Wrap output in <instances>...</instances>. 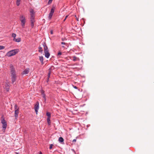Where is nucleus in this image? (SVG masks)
I'll list each match as a JSON object with an SVG mask.
<instances>
[{
	"label": "nucleus",
	"mask_w": 154,
	"mask_h": 154,
	"mask_svg": "<svg viewBox=\"0 0 154 154\" xmlns=\"http://www.w3.org/2000/svg\"><path fill=\"white\" fill-rule=\"evenodd\" d=\"M19 51L18 49H15L12 50L8 52L6 54V55L9 57H10L15 55Z\"/></svg>",
	"instance_id": "nucleus-1"
},
{
	"label": "nucleus",
	"mask_w": 154,
	"mask_h": 154,
	"mask_svg": "<svg viewBox=\"0 0 154 154\" xmlns=\"http://www.w3.org/2000/svg\"><path fill=\"white\" fill-rule=\"evenodd\" d=\"M20 20L21 22V25L23 27H24L25 24L26 22L25 17L23 15L21 16L20 17Z\"/></svg>",
	"instance_id": "nucleus-2"
},
{
	"label": "nucleus",
	"mask_w": 154,
	"mask_h": 154,
	"mask_svg": "<svg viewBox=\"0 0 154 154\" xmlns=\"http://www.w3.org/2000/svg\"><path fill=\"white\" fill-rule=\"evenodd\" d=\"M1 122L2 124L3 128L4 130H5L7 126L6 122L4 119H3L1 120Z\"/></svg>",
	"instance_id": "nucleus-3"
},
{
	"label": "nucleus",
	"mask_w": 154,
	"mask_h": 154,
	"mask_svg": "<svg viewBox=\"0 0 154 154\" xmlns=\"http://www.w3.org/2000/svg\"><path fill=\"white\" fill-rule=\"evenodd\" d=\"M11 66V76H16L15 72L14 69L12 65H10Z\"/></svg>",
	"instance_id": "nucleus-4"
},
{
	"label": "nucleus",
	"mask_w": 154,
	"mask_h": 154,
	"mask_svg": "<svg viewBox=\"0 0 154 154\" xmlns=\"http://www.w3.org/2000/svg\"><path fill=\"white\" fill-rule=\"evenodd\" d=\"M55 9V8L54 7H53L51 10V11L49 14L48 16V18L50 19H51L52 18V17L54 12Z\"/></svg>",
	"instance_id": "nucleus-5"
},
{
	"label": "nucleus",
	"mask_w": 154,
	"mask_h": 154,
	"mask_svg": "<svg viewBox=\"0 0 154 154\" xmlns=\"http://www.w3.org/2000/svg\"><path fill=\"white\" fill-rule=\"evenodd\" d=\"M30 71V69L28 68L26 69L21 73L22 75H23L28 74Z\"/></svg>",
	"instance_id": "nucleus-6"
},
{
	"label": "nucleus",
	"mask_w": 154,
	"mask_h": 154,
	"mask_svg": "<svg viewBox=\"0 0 154 154\" xmlns=\"http://www.w3.org/2000/svg\"><path fill=\"white\" fill-rule=\"evenodd\" d=\"M39 109V103L38 102L36 103V104L35 106V110L36 114H37L38 110Z\"/></svg>",
	"instance_id": "nucleus-7"
},
{
	"label": "nucleus",
	"mask_w": 154,
	"mask_h": 154,
	"mask_svg": "<svg viewBox=\"0 0 154 154\" xmlns=\"http://www.w3.org/2000/svg\"><path fill=\"white\" fill-rule=\"evenodd\" d=\"M41 92V93L42 94V97L43 98L44 100L45 101L46 100V98L45 94L44 93V91L42 90V91Z\"/></svg>",
	"instance_id": "nucleus-8"
},
{
	"label": "nucleus",
	"mask_w": 154,
	"mask_h": 154,
	"mask_svg": "<svg viewBox=\"0 0 154 154\" xmlns=\"http://www.w3.org/2000/svg\"><path fill=\"white\" fill-rule=\"evenodd\" d=\"M44 52L45 53V57L47 58H48L49 57L50 55V54L49 52H48V51Z\"/></svg>",
	"instance_id": "nucleus-9"
},
{
	"label": "nucleus",
	"mask_w": 154,
	"mask_h": 154,
	"mask_svg": "<svg viewBox=\"0 0 154 154\" xmlns=\"http://www.w3.org/2000/svg\"><path fill=\"white\" fill-rule=\"evenodd\" d=\"M9 85L10 84L8 83V84H6L5 86V88L7 91H8L9 90Z\"/></svg>",
	"instance_id": "nucleus-10"
},
{
	"label": "nucleus",
	"mask_w": 154,
	"mask_h": 154,
	"mask_svg": "<svg viewBox=\"0 0 154 154\" xmlns=\"http://www.w3.org/2000/svg\"><path fill=\"white\" fill-rule=\"evenodd\" d=\"M43 46L44 47V52H45L46 51H48V47L47 45H46L45 44H43Z\"/></svg>",
	"instance_id": "nucleus-11"
},
{
	"label": "nucleus",
	"mask_w": 154,
	"mask_h": 154,
	"mask_svg": "<svg viewBox=\"0 0 154 154\" xmlns=\"http://www.w3.org/2000/svg\"><path fill=\"white\" fill-rule=\"evenodd\" d=\"M13 40L17 42H20L21 41V39L20 38H14Z\"/></svg>",
	"instance_id": "nucleus-12"
},
{
	"label": "nucleus",
	"mask_w": 154,
	"mask_h": 154,
	"mask_svg": "<svg viewBox=\"0 0 154 154\" xmlns=\"http://www.w3.org/2000/svg\"><path fill=\"white\" fill-rule=\"evenodd\" d=\"M72 57L73 58V60L74 61L79 60V58L77 57H75V56H73Z\"/></svg>",
	"instance_id": "nucleus-13"
},
{
	"label": "nucleus",
	"mask_w": 154,
	"mask_h": 154,
	"mask_svg": "<svg viewBox=\"0 0 154 154\" xmlns=\"http://www.w3.org/2000/svg\"><path fill=\"white\" fill-rule=\"evenodd\" d=\"M12 76V78H11V80H12V83L13 84L14 83L15 81H16V76Z\"/></svg>",
	"instance_id": "nucleus-14"
},
{
	"label": "nucleus",
	"mask_w": 154,
	"mask_h": 154,
	"mask_svg": "<svg viewBox=\"0 0 154 154\" xmlns=\"http://www.w3.org/2000/svg\"><path fill=\"white\" fill-rule=\"evenodd\" d=\"M19 113V110H15L14 116L15 117H17L18 116Z\"/></svg>",
	"instance_id": "nucleus-15"
},
{
	"label": "nucleus",
	"mask_w": 154,
	"mask_h": 154,
	"mask_svg": "<svg viewBox=\"0 0 154 154\" xmlns=\"http://www.w3.org/2000/svg\"><path fill=\"white\" fill-rule=\"evenodd\" d=\"M39 60L41 62V63L43 64V58L42 56H40L39 57Z\"/></svg>",
	"instance_id": "nucleus-16"
},
{
	"label": "nucleus",
	"mask_w": 154,
	"mask_h": 154,
	"mask_svg": "<svg viewBox=\"0 0 154 154\" xmlns=\"http://www.w3.org/2000/svg\"><path fill=\"white\" fill-rule=\"evenodd\" d=\"M50 118H51V117H48L47 119V122H48V124L49 125H50L51 124V120H50Z\"/></svg>",
	"instance_id": "nucleus-17"
},
{
	"label": "nucleus",
	"mask_w": 154,
	"mask_h": 154,
	"mask_svg": "<svg viewBox=\"0 0 154 154\" xmlns=\"http://www.w3.org/2000/svg\"><path fill=\"white\" fill-rule=\"evenodd\" d=\"M30 19H34L35 14H30Z\"/></svg>",
	"instance_id": "nucleus-18"
},
{
	"label": "nucleus",
	"mask_w": 154,
	"mask_h": 154,
	"mask_svg": "<svg viewBox=\"0 0 154 154\" xmlns=\"http://www.w3.org/2000/svg\"><path fill=\"white\" fill-rule=\"evenodd\" d=\"M31 23V25L32 27H33L34 25V22L35 21L34 20V19H30Z\"/></svg>",
	"instance_id": "nucleus-19"
},
{
	"label": "nucleus",
	"mask_w": 154,
	"mask_h": 154,
	"mask_svg": "<svg viewBox=\"0 0 154 154\" xmlns=\"http://www.w3.org/2000/svg\"><path fill=\"white\" fill-rule=\"evenodd\" d=\"M58 141L61 143L63 142L64 141V139L62 137H60L59 138Z\"/></svg>",
	"instance_id": "nucleus-20"
},
{
	"label": "nucleus",
	"mask_w": 154,
	"mask_h": 154,
	"mask_svg": "<svg viewBox=\"0 0 154 154\" xmlns=\"http://www.w3.org/2000/svg\"><path fill=\"white\" fill-rule=\"evenodd\" d=\"M38 51L39 52H41L42 53L43 51L42 48L40 46H39L38 48Z\"/></svg>",
	"instance_id": "nucleus-21"
},
{
	"label": "nucleus",
	"mask_w": 154,
	"mask_h": 154,
	"mask_svg": "<svg viewBox=\"0 0 154 154\" xmlns=\"http://www.w3.org/2000/svg\"><path fill=\"white\" fill-rule=\"evenodd\" d=\"M15 110H19V107L17 104H15L14 106Z\"/></svg>",
	"instance_id": "nucleus-22"
},
{
	"label": "nucleus",
	"mask_w": 154,
	"mask_h": 154,
	"mask_svg": "<svg viewBox=\"0 0 154 154\" xmlns=\"http://www.w3.org/2000/svg\"><path fill=\"white\" fill-rule=\"evenodd\" d=\"M30 14H35L34 10L32 9H30Z\"/></svg>",
	"instance_id": "nucleus-23"
},
{
	"label": "nucleus",
	"mask_w": 154,
	"mask_h": 154,
	"mask_svg": "<svg viewBox=\"0 0 154 154\" xmlns=\"http://www.w3.org/2000/svg\"><path fill=\"white\" fill-rule=\"evenodd\" d=\"M21 0H17L16 4L17 6H19L20 4Z\"/></svg>",
	"instance_id": "nucleus-24"
},
{
	"label": "nucleus",
	"mask_w": 154,
	"mask_h": 154,
	"mask_svg": "<svg viewBox=\"0 0 154 154\" xmlns=\"http://www.w3.org/2000/svg\"><path fill=\"white\" fill-rule=\"evenodd\" d=\"M46 115L48 116V117H51V113L50 112H47L46 113Z\"/></svg>",
	"instance_id": "nucleus-25"
},
{
	"label": "nucleus",
	"mask_w": 154,
	"mask_h": 154,
	"mask_svg": "<svg viewBox=\"0 0 154 154\" xmlns=\"http://www.w3.org/2000/svg\"><path fill=\"white\" fill-rule=\"evenodd\" d=\"M16 36V35L15 33H13L12 35V36L14 38H15V37Z\"/></svg>",
	"instance_id": "nucleus-26"
},
{
	"label": "nucleus",
	"mask_w": 154,
	"mask_h": 154,
	"mask_svg": "<svg viewBox=\"0 0 154 154\" xmlns=\"http://www.w3.org/2000/svg\"><path fill=\"white\" fill-rule=\"evenodd\" d=\"M4 46L2 45H0V50L4 49Z\"/></svg>",
	"instance_id": "nucleus-27"
},
{
	"label": "nucleus",
	"mask_w": 154,
	"mask_h": 154,
	"mask_svg": "<svg viewBox=\"0 0 154 154\" xmlns=\"http://www.w3.org/2000/svg\"><path fill=\"white\" fill-rule=\"evenodd\" d=\"M50 74H51V72H49L48 74V79L50 77Z\"/></svg>",
	"instance_id": "nucleus-28"
},
{
	"label": "nucleus",
	"mask_w": 154,
	"mask_h": 154,
	"mask_svg": "<svg viewBox=\"0 0 154 154\" xmlns=\"http://www.w3.org/2000/svg\"><path fill=\"white\" fill-rule=\"evenodd\" d=\"M53 146V144H51L50 145L49 149H51L52 148V146Z\"/></svg>",
	"instance_id": "nucleus-29"
},
{
	"label": "nucleus",
	"mask_w": 154,
	"mask_h": 154,
	"mask_svg": "<svg viewBox=\"0 0 154 154\" xmlns=\"http://www.w3.org/2000/svg\"><path fill=\"white\" fill-rule=\"evenodd\" d=\"M53 0H49L48 2V4H50L51 3Z\"/></svg>",
	"instance_id": "nucleus-30"
},
{
	"label": "nucleus",
	"mask_w": 154,
	"mask_h": 154,
	"mask_svg": "<svg viewBox=\"0 0 154 154\" xmlns=\"http://www.w3.org/2000/svg\"><path fill=\"white\" fill-rule=\"evenodd\" d=\"M61 44L62 45H66L67 44V43H65V42H61Z\"/></svg>",
	"instance_id": "nucleus-31"
},
{
	"label": "nucleus",
	"mask_w": 154,
	"mask_h": 154,
	"mask_svg": "<svg viewBox=\"0 0 154 154\" xmlns=\"http://www.w3.org/2000/svg\"><path fill=\"white\" fill-rule=\"evenodd\" d=\"M61 54H62L61 52H58V56H60V55H61Z\"/></svg>",
	"instance_id": "nucleus-32"
},
{
	"label": "nucleus",
	"mask_w": 154,
	"mask_h": 154,
	"mask_svg": "<svg viewBox=\"0 0 154 154\" xmlns=\"http://www.w3.org/2000/svg\"><path fill=\"white\" fill-rule=\"evenodd\" d=\"M66 39V38H61V40L62 41H64Z\"/></svg>",
	"instance_id": "nucleus-33"
},
{
	"label": "nucleus",
	"mask_w": 154,
	"mask_h": 154,
	"mask_svg": "<svg viewBox=\"0 0 154 154\" xmlns=\"http://www.w3.org/2000/svg\"><path fill=\"white\" fill-rule=\"evenodd\" d=\"M50 33L51 34H53V30H51V31H50Z\"/></svg>",
	"instance_id": "nucleus-34"
},
{
	"label": "nucleus",
	"mask_w": 154,
	"mask_h": 154,
	"mask_svg": "<svg viewBox=\"0 0 154 154\" xmlns=\"http://www.w3.org/2000/svg\"><path fill=\"white\" fill-rule=\"evenodd\" d=\"M76 139H74L72 140V142H76Z\"/></svg>",
	"instance_id": "nucleus-35"
},
{
	"label": "nucleus",
	"mask_w": 154,
	"mask_h": 154,
	"mask_svg": "<svg viewBox=\"0 0 154 154\" xmlns=\"http://www.w3.org/2000/svg\"><path fill=\"white\" fill-rule=\"evenodd\" d=\"M74 88H75V89H77V87L76 86H74Z\"/></svg>",
	"instance_id": "nucleus-36"
},
{
	"label": "nucleus",
	"mask_w": 154,
	"mask_h": 154,
	"mask_svg": "<svg viewBox=\"0 0 154 154\" xmlns=\"http://www.w3.org/2000/svg\"><path fill=\"white\" fill-rule=\"evenodd\" d=\"M75 17H76V20H77L78 21H79V20H78V18H77L76 17V16H75Z\"/></svg>",
	"instance_id": "nucleus-37"
},
{
	"label": "nucleus",
	"mask_w": 154,
	"mask_h": 154,
	"mask_svg": "<svg viewBox=\"0 0 154 154\" xmlns=\"http://www.w3.org/2000/svg\"><path fill=\"white\" fill-rule=\"evenodd\" d=\"M68 16L67 15V16H66V17H65V18L66 19V18Z\"/></svg>",
	"instance_id": "nucleus-38"
},
{
	"label": "nucleus",
	"mask_w": 154,
	"mask_h": 154,
	"mask_svg": "<svg viewBox=\"0 0 154 154\" xmlns=\"http://www.w3.org/2000/svg\"><path fill=\"white\" fill-rule=\"evenodd\" d=\"M39 154H42V153L41 152H40L39 153Z\"/></svg>",
	"instance_id": "nucleus-39"
},
{
	"label": "nucleus",
	"mask_w": 154,
	"mask_h": 154,
	"mask_svg": "<svg viewBox=\"0 0 154 154\" xmlns=\"http://www.w3.org/2000/svg\"><path fill=\"white\" fill-rule=\"evenodd\" d=\"M66 20V19L65 18V19H64V20H63V21H64L65 20Z\"/></svg>",
	"instance_id": "nucleus-40"
},
{
	"label": "nucleus",
	"mask_w": 154,
	"mask_h": 154,
	"mask_svg": "<svg viewBox=\"0 0 154 154\" xmlns=\"http://www.w3.org/2000/svg\"><path fill=\"white\" fill-rule=\"evenodd\" d=\"M62 47H63V48H64L65 47H64V46H62Z\"/></svg>",
	"instance_id": "nucleus-41"
},
{
	"label": "nucleus",
	"mask_w": 154,
	"mask_h": 154,
	"mask_svg": "<svg viewBox=\"0 0 154 154\" xmlns=\"http://www.w3.org/2000/svg\"><path fill=\"white\" fill-rule=\"evenodd\" d=\"M16 154H19L17 152H16Z\"/></svg>",
	"instance_id": "nucleus-42"
}]
</instances>
